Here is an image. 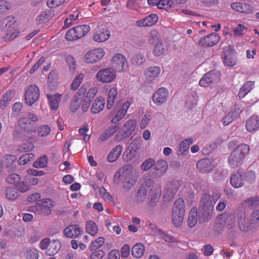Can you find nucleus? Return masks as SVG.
<instances>
[{
	"label": "nucleus",
	"mask_w": 259,
	"mask_h": 259,
	"mask_svg": "<svg viewBox=\"0 0 259 259\" xmlns=\"http://www.w3.org/2000/svg\"><path fill=\"white\" fill-rule=\"evenodd\" d=\"M167 167V163L164 160H159L154 164V169L159 171L161 175H163L166 171Z\"/></svg>",
	"instance_id": "41"
},
{
	"label": "nucleus",
	"mask_w": 259,
	"mask_h": 259,
	"mask_svg": "<svg viewBox=\"0 0 259 259\" xmlns=\"http://www.w3.org/2000/svg\"><path fill=\"white\" fill-rule=\"evenodd\" d=\"M16 159L17 157L15 156L6 154L3 157V163L6 167H8L12 165Z\"/></svg>",
	"instance_id": "53"
},
{
	"label": "nucleus",
	"mask_w": 259,
	"mask_h": 259,
	"mask_svg": "<svg viewBox=\"0 0 259 259\" xmlns=\"http://www.w3.org/2000/svg\"><path fill=\"white\" fill-rule=\"evenodd\" d=\"M142 142L141 138H136L132 141L130 145L129 148L131 150L137 152V150L140 148Z\"/></svg>",
	"instance_id": "62"
},
{
	"label": "nucleus",
	"mask_w": 259,
	"mask_h": 259,
	"mask_svg": "<svg viewBox=\"0 0 259 259\" xmlns=\"http://www.w3.org/2000/svg\"><path fill=\"white\" fill-rule=\"evenodd\" d=\"M136 121L135 120H128L122 126L121 130L115 135V139L120 142L130 137L135 130Z\"/></svg>",
	"instance_id": "7"
},
{
	"label": "nucleus",
	"mask_w": 259,
	"mask_h": 259,
	"mask_svg": "<svg viewBox=\"0 0 259 259\" xmlns=\"http://www.w3.org/2000/svg\"><path fill=\"white\" fill-rule=\"evenodd\" d=\"M250 224L252 227L259 225V210L255 209L250 214Z\"/></svg>",
	"instance_id": "51"
},
{
	"label": "nucleus",
	"mask_w": 259,
	"mask_h": 259,
	"mask_svg": "<svg viewBox=\"0 0 259 259\" xmlns=\"http://www.w3.org/2000/svg\"><path fill=\"white\" fill-rule=\"evenodd\" d=\"M61 95L59 94H48L47 97L51 108L53 110H57L58 108Z\"/></svg>",
	"instance_id": "28"
},
{
	"label": "nucleus",
	"mask_w": 259,
	"mask_h": 259,
	"mask_svg": "<svg viewBox=\"0 0 259 259\" xmlns=\"http://www.w3.org/2000/svg\"><path fill=\"white\" fill-rule=\"evenodd\" d=\"M238 225L239 229L243 232H247L252 227L249 223L247 218L246 213L245 210L240 209L237 212Z\"/></svg>",
	"instance_id": "11"
},
{
	"label": "nucleus",
	"mask_w": 259,
	"mask_h": 259,
	"mask_svg": "<svg viewBox=\"0 0 259 259\" xmlns=\"http://www.w3.org/2000/svg\"><path fill=\"white\" fill-rule=\"evenodd\" d=\"M145 20L146 21V23H147V26H151L155 23H156L158 20L157 15L154 14H150L147 16Z\"/></svg>",
	"instance_id": "59"
},
{
	"label": "nucleus",
	"mask_w": 259,
	"mask_h": 259,
	"mask_svg": "<svg viewBox=\"0 0 259 259\" xmlns=\"http://www.w3.org/2000/svg\"><path fill=\"white\" fill-rule=\"evenodd\" d=\"M167 51L166 46L161 40L156 45L153 50V53L156 56H160Z\"/></svg>",
	"instance_id": "42"
},
{
	"label": "nucleus",
	"mask_w": 259,
	"mask_h": 259,
	"mask_svg": "<svg viewBox=\"0 0 259 259\" xmlns=\"http://www.w3.org/2000/svg\"><path fill=\"white\" fill-rule=\"evenodd\" d=\"M111 68L116 72H124L128 68L126 59L121 54L115 55L112 58Z\"/></svg>",
	"instance_id": "8"
},
{
	"label": "nucleus",
	"mask_w": 259,
	"mask_h": 259,
	"mask_svg": "<svg viewBox=\"0 0 259 259\" xmlns=\"http://www.w3.org/2000/svg\"><path fill=\"white\" fill-rule=\"evenodd\" d=\"M154 187V182L153 180L148 179L141 185L136 195V201L142 203L148 197V193H150L152 189Z\"/></svg>",
	"instance_id": "5"
},
{
	"label": "nucleus",
	"mask_w": 259,
	"mask_h": 259,
	"mask_svg": "<svg viewBox=\"0 0 259 259\" xmlns=\"http://www.w3.org/2000/svg\"><path fill=\"white\" fill-rule=\"evenodd\" d=\"M87 232L92 236H95L98 232V228L93 221H88L86 225Z\"/></svg>",
	"instance_id": "47"
},
{
	"label": "nucleus",
	"mask_w": 259,
	"mask_h": 259,
	"mask_svg": "<svg viewBox=\"0 0 259 259\" xmlns=\"http://www.w3.org/2000/svg\"><path fill=\"white\" fill-rule=\"evenodd\" d=\"M130 164H126L123 166L115 174L113 179V183L115 184H119L121 181V177H124L125 175H127L128 170L131 169Z\"/></svg>",
	"instance_id": "24"
},
{
	"label": "nucleus",
	"mask_w": 259,
	"mask_h": 259,
	"mask_svg": "<svg viewBox=\"0 0 259 259\" xmlns=\"http://www.w3.org/2000/svg\"><path fill=\"white\" fill-rule=\"evenodd\" d=\"M193 140L192 138H189L183 141L179 145L178 155H184L185 152L188 151L189 146L192 144Z\"/></svg>",
	"instance_id": "36"
},
{
	"label": "nucleus",
	"mask_w": 259,
	"mask_h": 259,
	"mask_svg": "<svg viewBox=\"0 0 259 259\" xmlns=\"http://www.w3.org/2000/svg\"><path fill=\"white\" fill-rule=\"evenodd\" d=\"M105 242V239L102 237H98L94 241L89 247V249L91 251L96 250L99 247L102 246Z\"/></svg>",
	"instance_id": "49"
},
{
	"label": "nucleus",
	"mask_w": 259,
	"mask_h": 259,
	"mask_svg": "<svg viewBox=\"0 0 259 259\" xmlns=\"http://www.w3.org/2000/svg\"><path fill=\"white\" fill-rule=\"evenodd\" d=\"M157 8L167 10L170 8H175V5L172 0H159Z\"/></svg>",
	"instance_id": "45"
},
{
	"label": "nucleus",
	"mask_w": 259,
	"mask_h": 259,
	"mask_svg": "<svg viewBox=\"0 0 259 259\" xmlns=\"http://www.w3.org/2000/svg\"><path fill=\"white\" fill-rule=\"evenodd\" d=\"M6 196L7 198L11 201L16 200L19 196V193L16 188L9 187L6 190Z\"/></svg>",
	"instance_id": "43"
},
{
	"label": "nucleus",
	"mask_w": 259,
	"mask_h": 259,
	"mask_svg": "<svg viewBox=\"0 0 259 259\" xmlns=\"http://www.w3.org/2000/svg\"><path fill=\"white\" fill-rule=\"evenodd\" d=\"M197 169L203 173H207L211 171L213 167V163L210 159L204 158L198 161L196 164Z\"/></svg>",
	"instance_id": "17"
},
{
	"label": "nucleus",
	"mask_w": 259,
	"mask_h": 259,
	"mask_svg": "<svg viewBox=\"0 0 259 259\" xmlns=\"http://www.w3.org/2000/svg\"><path fill=\"white\" fill-rule=\"evenodd\" d=\"M160 196L158 191L153 187L150 193H148L147 204L150 207L155 206L159 201Z\"/></svg>",
	"instance_id": "21"
},
{
	"label": "nucleus",
	"mask_w": 259,
	"mask_h": 259,
	"mask_svg": "<svg viewBox=\"0 0 259 259\" xmlns=\"http://www.w3.org/2000/svg\"><path fill=\"white\" fill-rule=\"evenodd\" d=\"M220 76L214 71H211L205 73L199 81L200 85L207 87L215 84L220 80Z\"/></svg>",
	"instance_id": "12"
},
{
	"label": "nucleus",
	"mask_w": 259,
	"mask_h": 259,
	"mask_svg": "<svg viewBox=\"0 0 259 259\" xmlns=\"http://www.w3.org/2000/svg\"><path fill=\"white\" fill-rule=\"evenodd\" d=\"M116 76V72L111 68L101 69L96 74V77L98 80L106 83L112 81Z\"/></svg>",
	"instance_id": "10"
},
{
	"label": "nucleus",
	"mask_w": 259,
	"mask_h": 259,
	"mask_svg": "<svg viewBox=\"0 0 259 259\" xmlns=\"http://www.w3.org/2000/svg\"><path fill=\"white\" fill-rule=\"evenodd\" d=\"M38 134L39 136L45 137L50 132V127L48 125H44L40 127L38 126Z\"/></svg>",
	"instance_id": "61"
},
{
	"label": "nucleus",
	"mask_w": 259,
	"mask_h": 259,
	"mask_svg": "<svg viewBox=\"0 0 259 259\" xmlns=\"http://www.w3.org/2000/svg\"><path fill=\"white\" fill-rule=\"evenodd\" d=\"M222 58L224 63L227 66H233L236 64L235 58L230 52H224V54H222Z\"/></svg>",
	"instance_id": "37"
},
{
	"label": "nucleus",
	"mask_w": 259,
	"mask_h": 259,
	"mask_svg": "<svg viewBox=\"0 0 259 259\" xmlns=\"http://www.w3.org/2000/svg\"><path fill=\"white\" fill-rule=\"evenodd\" d=\"M246 129L249 132L259 128V118L257 116H252L246 121Z\"/></svg>",
	"instance_id": "22"
},
{
	"label": "nucleus",
	"mask_w": 259,
	"mask_h": 259,
	"mask_svg": "<svg viewBox=\"0 0 259 259\" xmlns=\"http://www.w3.org/2000/svg\"><path fill=\"white\" fill-rule=\"evenodd\" d=\"M198 215L195 208H193L191 209L188 219V225L189 227L192 228L195 226L197 222Z\"/></svg>",
	"instance_id": "40"
},
{
	"label": "nucleus",
	"mask_w": 259,
	"mask_h": 259,
	"mask_svg": "<svg viewBox=\"0 0 259 259\" xmlns=\"http://www.w3.org/2000/svg\"><path fill=\"white\" fill-rule=\"evenodd\" d=\"M185 212V205L182 198L177 199L173 205L171 210V219L175 226H180L183 221Z\"/></svg>",
	"instance_id": "4"
},
{
	"label": "nucleus",
	"mask_w": 259,
	"mask_h": 259,
	"mask_svg": "<svg viewBox=\"0 0 259 259\" xmlns=\"http://www.w3.org/2000/svg\"><path fill=\"white\" fill-rule=\"evenodd\" d=\"M11 8V4L9 2L0 0V15L6 14Z\"/></svg>",
	"instance_id": "48"
},
{
	"label": "nucleus",
	"mask_w": 259,
	"mask_h": 259,
	"mask_svg": "<svg viewBox=\"0 0 259 259\" xmlns=\"http://www.w3.org/2000/svg\"><path fill=\"white\" fill-rule=\"evenodd\" d=\"M104 55V51L102 49L91 50L84 56L87 63H93L101 59Z\"/></svg>",
	"instance_id": "16"
},
{
	"label": "nucleus",
	"mask_w": 259,
	"mask_h": 259,
	"mask_svg": "<svg viewBox=\"0 0 259 259\" xmlns=\"http://www.w3.org/2000/svg\"><path fill=\"white\" fill-rule=\"evenodd\" d=\"M20 179L21 178L19 175L16 174H13L9 175L7 177L6 181L8 183L13 184L19 181Z\"/></svg>",
	"instance_id": "63"
},
{
	"label": "nucleus",
	"mask_w": 259,
	"mask_h": 259,
	"mask_svg": "<svg viewBox=\"0 0 259 259\" xmlns=\"http://www.w3.org/2000/svg\"><path fill=\"white\" fill-rule=\"evenodd\" d=\"M61 244L59 240H53L50 242L49 247L46 251L48 255L56 254L61 248Z\"/></svg>",
	"instance_id": "26"
},
{
	"label": "nucleus",
	"mask_w": 259,
	"mask_h": 259,
	"mask_svg": "<svg viewBox=\"0 0 259 259\" xmlns=\"http://www.w3.org/2000/svg\"><path fill=\"white\" fill-rule=\"evenodd\" d=\"M53 16L54 13L51 10H48L42 12L38 15L36 18V21L38 24L43 23L50 20Z\"/></svg>",
	"instance_id": "34"
},
{
	"label": "nucleus",
	"mask_w": 259,
	"mask_h": 259,
	"mask_svg": "<svg viewBox=\"0 0 259 259\" xmlns=\"http://www.w3.org/2000/svg\"><path fill=\"white\" fill-rule=\"evenodd\" d=\"M23 108V104L20 102L15 103L13 107L12 110L13 112L12 113V116L13 117H17L19 115L20 111Z\"/></svg>",
	"instance_id": "58"
},
{
	"label": "nucleus",
	"mask_w": 259,
	"mask_h": 259,
	"mask_svg": "<svg viewBox=\"0 0 259 259\" xmlns=\"http://www.w3.org/2000/svg\"><path fill=\"white\" fill-rule=\"evenodd\" d=\"M80 99L81 97L78 96L77 95H75L73 97L70 104V109L72 112H76L79 107L80 104Z\"/></svg>",
	"instance_id": "52"
},
{
	"label": "nucleus",
	"mask_w": 259,
	"mask_h": 259,
	"mask_svg": "<svg viewBox=\"0 0 259 259\" xmlns=\"http://www.w3.org/2000/svg\"><path fill=\"white\" fill-rule=\"evenodd\" d=\"M154 161L152 158H148L145 160L141 166V168L144 170L147 171L149 170L152 166L154 167Z\"/></svg>",
	"instance_id": "57"
},
{
	"label": "nucleus",
	"mask_w": 259,
	"mask_h": 259,
	"mask_svg": "<svg viewBox=\"0 0 259 259\" xmlns=\"http://www.w3.org/2000/svg\"><path fill=\"white\" fill-rule=\"evenodd\" d=\"M14 96V92L12 90L7 91L3 96L0 102V107L4 109L9 102L12 100Z\"/></svg>",
	"instance_id": "33"
},
{
	"label": "nucleus",
	"mask_w": 259,
	"mask_h": 259,
	"mask_svg": "<svg viewBox=\"0 0 259 259\" xmlns=\"http://www.w3.org/2000/svg\"><path fill=\"white\" fill-rule=\"evenodd\" d=\"M122 150V147L121 145H117L109 153L108 156V160L109 162L115 161L120 156Z\"/></svg>",
	"instance_id": "29"
},
{
	"label": "nucleus",
	"mask_w": 259,
	"mask_h": 259,
	"mask_svg": "<svg viewBox=\"0 0 259 259\" xmlns=\"http://www.w3.org/2000/svg\"><path fill=\"white\" fill-rule=\"evenodd\" d=\"M168 98V93L164 88H160L153 94L152 99L153 102L160 106L165 103Z\"/></svg>",
	"instance_id": "15"
},
{
	"label": "nucleus",
	"mask_w": 259,
	"mask_h": 259,
	"mask_svg": "<svg viewBox=\"0 0 259 259\" xmlns=\"http://www.w3.org/2000/svg\"><path fill=\"white\" fill-rule=\"evenodd\" d=\"M94 251L90 256V259H101L105 255V252L102 250Z\"/></svg>",
	"instance_id": "64"
},
{
	"label": "nucleus",
	"mask_w": 259,
	"mask_h": 259,
	"mask_svg": "<svg viewBox=\"0 0 259 259\" xmlns=\"http://www.w3.org/2000/svg\"><path fill=\"white\" fill-rule=\"evenodd\" d=\"M15 22L14 17L11 16L4 18L0 21V28L6 33L4 37L6 41L12 40L18 35V32L14 26Z\"/></svg>",
	"instance_id": "3"
},
{
	"label": "nucleus",
	"mask_w": 259,
	"mask_h": 259,
	"mask_svg": "<svg viewBox=\"0 0 259 259\" xmlns=\"http://www.w3.org/2000/svg\"><path fill=\"white\" fill-rule=\"evenodd\" d=\"M120 125L117 124L108 128L104 134L100 137L99 140L104 141L113 135L119 128Z\"/></svg>",
	"instance_id": "38"
},
{
	"label": "nucleus",
	"mask_w": 259,
	"mask_h": 259,
	"mask_svg": "<svg viewBox=\"0 0 259 259\" xmlns=\"http://www.w3.org/2000/svg\"><path fill=\"white\" fill-rule=\"evenodd\" d=\"M249 150V146L247 144H241L238 145L228 158V162L231 167L235 168L242 163Z\"/></svg>",
	"instance_id": "2"
},
{
	"label": "nucleus",
	"mask_w": 259,
	"mask_h": 259,
	"mask_svg": "<svg viewBox=\"0 0 259 259\" xmlns=\"http://www.w3.org/2000/svg\"><path fill=\"white\" fill-rule=\"evenodd\" d=\"M39 95V89L36 85H31L28 87L25 94V103L27 105L31 106L38 100Z\"/></svg>",
	"instance_id": "9"
},
{
	"label": "nucleus",
	"mask_w": 259,
	"mask_h": 259,
	"mask_svg": "<svg viewBox=\"0 0 259 259\" xmlns=\"http://www.w3.org/2000/svg\"><path fill=\"white\" fill-rule=\"evenodd\" d=\"M219 35L215 33L211 34L200 38L198 41L199 46L204 47H211L217 45L220 41Z\"/></svg>",
	"instance_id": "14"
},
{
	"label": "nucleus",
	"mask_w": 259,
	"mask_h": 259,
	"mask_svg": "<svg viewBox=\"0 0 259 259\" xmlns=\"http://www.w3.org/2000/svg\"><path fill=\"white\" fill-rule=\"evenodd\" d=\"M105 104V99L100 96L97 98L94 101L91 107V111L94 114L98 113L104 109Z\"/></svg>",
	"instance_id": "20"
},
{
	"label": "nucleus",
	"mask_w": 259,
	"mask_h": 259,
	"mask_svg": "<svg viewBox=\"0 0 259 259\" xmlns=\"http://www.w3.org/2000/svg\"><path fill=\"white\" fill-rule=\"evenodd\" d=\"M110 35V31L101 29L97 31L93 36L94 39L97 42H104L107 40Z\"/></svg>",
	"instance_id": "25"
},
{
	"label": "nucleus",
	"mask_w": 259,
	"mask_h": 259,
	"mask_svg": "<svg viewBox=\"0 0 259 259\" xmlns=\"http://www.w3.org/2000/svg\"><path fill=\"white\" fill-rule=\"evenodd\" d=\"M242 207L245 209H254L259 206V196H251L241 203Z\"/></svg>",
	"instance_id": "19"
},
{
	"label": "nucleus",
	"mask_w": 259,
	"mask_h": 259,
	"mask_svg": "<svg viewBox=\"0 0 259 259\" xmlns=\"http://www.w3.org/2000/svg\"><path fill=\"white\" fill-rule=\"evenodd\" d=\"M145 247L141 243H137L132 248V254L136 258L141 257L144 253Z\"/></svg>",
	"instance_id": "31"
},
{
	"label": "nucleus",
	"mask_w": 259,
	"mask_h": 259,
	"mask_svg": "<svg viewBox=\"0 0 259 259\" xmlns=\"http://www.w3.org/2000/svg\"><path fill=\"white\" fill-rule=\"evenodd\" d=\"M225 223L222 222L221 219L219 217H217L216 220V222L215 223L214 225V230L215 231L221 233L224 229L225 227Z\"/></svg>",
	"instance_id": "60"
},
{
	"label": "nucleus",
	"mask_w": 259,
	"mask_h": 259,
	"mask_svg": "<svg viewBox=\"0 0 259 259\" xmlns=\"http://www.w3.org/2000/svg\"><path fill=\"white\" fill-rule=\"evenodd\" d=\"M90 30L88 25H78L69 29L65 35V38L68 41L74 40L84 36Z\"/></svg>",
	"instance_id": "6"
},
{
	"label": "nucleus",
	"mask_w": 259,
	"mask_h": 259,
	"mask_svg": "<svg viewBox=\"0 0 259 259\" xmlns=\"http://www.w3.org/2000/svg\"><path fill=\"white\" fill-rule=\"evenodd\" d=\"M136 181L135 179L132 178L130 170H128L127 175H125L124 176L123 187L125 189L128 190L135 185Z\"/></svg>",
	"instance_id": "35"
},
{
	"label": "nucleus",
	"mask_w": 259,
	"mask_h": 259,
	"mask_svg": "<svg viewBox=\"0 0 259 259\" xmlns=\"http://www.w3.org/2000/svg\"><path fill=\"white\" fill-rule=\"evenodd\" d=\"M145 56L143 54L138 53L132 58V62L134 65H141L145 61Z\"/></svg>",
	"instance_id": "46"
},
{
	"label": "nucleus",
	"mask_w": 259,
	"mask_h": 259,
	"mask_svg": "<svg viewBox=\"0 0 259 259\" xmlns=\"http://www.w3.org/2000/svg\"><path fill=\"white\" fill-rule=\"evenodd\" d=\"M239 112L237 111H231L225 116L222 121L224 125H227L231 123L239 115Z\"/></svg>",
	"instance_id": "44"
},
{
	"label": "nucleus",
	"mask_w": 259,
	"mask_h": 259,
	"mask_svg": "<svg viewBox=\"0 0 259 259\" xmlns=\"http://www.w3.org/2000/svg\"><path fill=\"white\" fill-rule=\"evenodd\" d=\"M160 71L159 67L150 66L146 69L144 74L147 78L153 79L157 77Z\"/></svg>",
	"instance_id": "30"
},
{
	"label": "nucleus",
	"mask_w": 259,
	"mask_h": 259,
	"mask_svg": "<svg viewBox=\"0 0 259 259\" xmlns=\"http://www.w3.org/2000/svg\"><path fill=\"white\" fill-rule=\"evenodd\" d=\"M160 41L159 33L156 30H152L149 37V43L155 46Z\"/></svg>",
	"instance_id": "50"
},
{
	"label": "nucleus",
	"mask_w": 259,
	"mask_h": 259,
	"mask_svg": "<svg viewBox=\"0 0 259 259\" xmlns=\"http://www.w3.org/2000/svg\"><path fill=\"white\" fill-rule=\"evenodd\" d=\"M253 82L249 81L245 83L240 88L238 93V97L241 99L243 98L253 89Z\"/></svg>",
	"instance_id": "32"
},
{
	"label": "nucleus",
	"mask_w": 259,
	"mask_h": 259,
	"mask_svg": "<svg viewBox=\"0 0 259 259\" xmlns=\"http://www.w3.org/2000/svg\"><path fill=\"white\" fill-rule=\"evenodd\" d=\"M243 175L239 172L234 173L231 178L230 183L235 188H240L244 184Z\"/></svg>",
	"instance_id": "23"
},
{
	"label": "nucleus",
	"mask_w": 259,
	"mask_h": 259,
	"mask_svg": "<svg viewBox=\"0 0 259 259\" xmlns=\"http://www.w3.org/2000/svg\"><path fill=\"white\" fill-rule=\"evenodd\" d=\"M81 232V228L77 225H70L64 230L65 236L70 238L77 237Z\"/></svg>",
	"instance_id": "18"
},
{
	"label": "nucleus",
	"mask_w": 259,
	"mask_h": 259,
	"mask_svg": "<svg viewBox=\"0 0 259 259\" xmlns=\"http://www.w3.org/2000/svg\"><path fill=\"white\" fill-rule=\"evenodd\" d=\"M118 94L117 90L115 88H111L108 93V97L107 103V108L110 109L114 103V100Z\"/></svg>",
	"instance_id": "39"
},
{
	"label": "nucleus",
	"mask_w": 259,
	"mask_h": 259,
	"mask_svg": "<svg viewBox=\"0 0 259 259\" xmlns=\"http://www.w3.org/2000/svg\"><path fill=\"white\" fill-rule=\"evenodd\" d=\"M219 217L223 222L225 223V226L228 225L232 227L236 222V218L234 213L227 214L223 213L219 215Z\"/></svg>",
	"instance_id": "27"
},
{
	"label": "nucleus",
	"mask_w": 259,
	"mask_h": 259,
	"mask_svg": "<svg viewBox=\"0 0 259 259\" xmlns=\"http://www.w3.org/2000/svg\"><path fill=\"white\" fill-rule=\"evenodd\" d=\"M27 259H37L39 256L38 251L36 249H29L25 253Z\"/></svg>",
	"instance_id": "56"
},
{
	"label": "nucleus",
	"mask_w": 259,
	"mask_h": 259,
	"mask_svg": "<svg viewBox=\"0 0 259 259\" xmlns=\"http://www.w3.org/2000/svg\"><path fill=\"white\" fill-rule=\"evenodd\" d=\"M19 127L25 133L32 134L37 132L38 126L26 117H22L18 121Z\"/></svg>",
	"instance_id": "13"
},
{
	"label": "nucleus",
	"mask_w": 259,
	"mask_h": 259,
	"mask_svg": "<svg viewBox=\"0 0 259 259\" xmlns=\"http://www.w3.org/2000/svg\"><path fill=\"white\" fill-rule=\"evenodd\" d=\"M34 158V155L33 153H30L24 154L18 159L19 164L20 165H24Z\"/></svg>",
	"instance_id": "54"
},
{
	"label": "nucleus",
	"mask_w": 259,
	"mask_h": 259,
	"mask_svg": "<svg viewBox=\"0 0 259 259\" xmlns=\"http://www.w3.org/2000/svg\"><path fill=\"white\" fill-rule=\"evenodd\" d=\"M47 157L44 155L34 162L33 166L36 168L45 167L47 165Z\"/></svg>",
	"instance_id": "55"
},
{
	"label": "nucleus",
	"mask_w": 259,
	"mask_h": 259,
	"mask_svg": "<svg viewBox=\"0 0 259 259\" xmlns=\"http://www.w3.org/2000/svg\"><path fill=\"white\" fill-rule=\"evenodd\" d=\"M200 222L208 221L212 215V200L209 193L204 192L200 200L198 207Z\"/></svg>",
	"instance_id": "1"
}]
</instances>
